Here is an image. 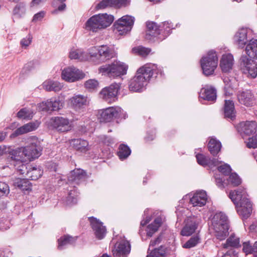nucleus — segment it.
<instances>
[{"label": "nucleus", "mask_w": 257, "mask_h": 257, "mask_svg": "<svg viewBox=\"0 0 257 257\" xmlns=\"http://www.w3.org/2000/svg\"><path fill=\"white\" fill-rule=\"evenodd\" d=\"M163 75L161 68L153 63H147L137 71L136 75L130 81L129 89L134 92H141L150 79L158 74Z\"/></svg>", "instance_id": "f257e3e1"}, {"label": "nucleus", "mask_w": 257, "mask_h": 257, "mask_svg": "<svg viewBox=\"0 0 257 257\" xmlns=\"http://www.w3.org/2000/svg\"><path fill=\"white\" fill-rule=\"evenodd\" d=\"M247 197L243 188L231 191L229 194V197L235 205L237 212L243 220L249 217L252 212V204Z\"/></svg>", "instance_id": "f03ea898"}, {"label": "nucleus", "mask_w": 257, "mask_h": 257, "mask_svg": "<svg viewBox=\"0 0 257 257\" xmlns=\"http://www.w3.org/2000/svg\"><path fill=\"white\" fill-rule=\"evenodd\" d=\"M14 151L13 156L19 159L24 158L28 161H33L39 158L42 153V147L40 142L36 138L31 139L29 144L22 148H19Z\"/></svg>", "instance_id": "7ed1b4c3"}, {"label": "nucleus", "mask_w": 257, "mask_h": 257, "mask_svg": "<svg viewBox=\"0 0 257 257\" xmlns=\"http://www.w3.org/2000/svg\"><path fill=\"white\" fill-rule=\"evenodd\" d=\"M89 54L91 60L95 64L105 62L117 56L114 48L108 45L91 47L89 50Z\"/></svg>", "instance_id": "20e7f679"}, {"label": "nucleus", "mask_w": 257, "mask_h": 257, "mask_svg": "<svg viewBox=\"0 0 257 257\" xmlns=\"http://www.w3.org/2000/svg\"><path fill=\"white\" fill-rule=\"evenodd\" d=\"M114 21L112 15L99 14L90 17L85 23V30L97 32L109 26Z\"/></svg>", "instance_id": "39448f33"}, {"label": "nucleus", "mask_w": 257, "mask_h": 257, "mask_svg": "<svg viewBox=\"0 0 257 257\" xmlns=\"http://www.w3.org/2000/svg\"><path fill=\"white\" fill-rule=\"evenodd\" d=\"M211 225L217 239L224 240L228 235V221L227 217L224 213H216L211 219Z\"/></svg>", "instance_id": "423d86ee"}, {"label": "nucleus", "mask_w": 257, "mask_h": 257, "mask_svg": "<svg viewBox=\"0 0 257 257\" xmlns=\"http://www.w3.org/2000/svg\"><path fill=\"white\" fill-rule=\"evenodd\" d=\"M127 69L128 66L125 63L116 61L101 66L98 68V72L110 78H115L126 74Z\"/></svg>", "instance_id": "0eeeda50"}, {"label": "nucleus", "mask_w": 257, "mask_h": 257, "mask_svg": "<svg viewBox=\"0 0 257 257\" xmlns=\"http://www.w3.org/2000/svg\"><path fill=\"white\" fill-rule=\"evenodd\" d=\"M203 74L206 76L212 75L218 65V57L216 52L209 51L206 56L200 60Z\"/></svg>", "instance_id": "6e6552de"}, {"label": "nucleus", "mask_w": 257, "mask_h": 257, "mask_svg": "<svg viewBox=\"0 0 257 257\" xmlns=\"http://www.w3.org/2000/svg\"><path fill=\"white\" fill-rule=\"evenodd\" d=\"M131 246L124 236H119L112 249L114 257H127L130 253Z\"/></svg>", "instance_id": "1a4fd4ad"}, {"label": "nucleus", "mask_w": 257, "mask_h": 257, "mask_svg": "<svg viewBox=\"0 0 257 257\" xmlns=\"http://www.w3.org/2000/svg\"><path fill=\"white\" fill-rule=\"evenodd\" d=\"M73 121V119H69L64 116H58L51 118V124L52 127L56 131L60 133H65L72 130Z\"/></svg>", "instance_id": "9d476101"}, {"label": "nucleus", "mask_w": 257, "mask_h": 257, "mask_svg": "<svg viewBox=\"0 0 257 257\" xmlns=\"http://www.w3.org/2000/svg\"><path fill=\"white\" fill-rule=\"evenodd\" d=\"M85 74L81 71L74 66L64 68L61 73V77L64 80L68 82H74L82 79Z\"/></svg>", "instance_id": "9b49d317"}, {"label": "nucleus", "mask_w": 257, "mask_h": 257, "mask_svg": "<svg viewBox=\"0 0 257 257\" xmlns=\"http://www.w3.org/2000/svg\"><path fill=\"white\" fill-rule=\"evenodd\" d=\"M146 26V39L152 41H161L164 39V36L161 35V31L163 29H160L157 23L154 22H147Z\"/></svg>", "instance_id": "f8f14e48"}, {"label": "nucleus", "mask_w": 257, "mask_h": 257, "mask_svg": "<svg viewBox=\"0 0 257 257\" xmlns=\"http://www.w3.org/2000/svg\"><path fill=\"white\" fill-rule=\"evenodd\" d=\"M240 60L243 65V73L248 78H255L257 76V62L246 56H242Z\"/></svg>", "instance_id": "ddd939ff"}, {"label": "nucleus", "mask_w": 257, "mask_h": 257, "mask_svg": "<svg viewBox=\"0 0 257 257\" xmlns=\"http://www.w3.org/2000/svg\"><path fill=\"white\" fill-rule=\"evenodd\" d=\"M201 222L200 218L193 216L187 217L184 221L181 234L183 236H190L195 232Z\"/></svg>", "instance_id": "4468645a"}, {"label": "nucleus", "mask_w": 257, "mask_h": 257, "mask_svg": "<svg viewBox=\"0 0 257 257\" xmlns=\"http://www.w3.org/2000/svg\"><path fill=\"white\" fill-rule=\"evenodd\" d=\"M119 89V84L112 83L101 90L99 93L100 97L106 101L111 102L116 99Z\"/></svg>", "instance_id": "2eb2a0df"}, {"label": "nucleus", "mask_w": 257, "mask_h": 257, "mask_svg": "<svg viewBox=\"0 0 257 257\" xmlns=\"http://www.w3.org/2000/svg\"><path fill=\"white\" fill-rule=\"evenodd\" d=\"M88 220L96 238L103 239L106 234V228L103 223L94 217H89Z\"/></svg>", "instance_id": "dca6fc26"}, {"label": "nucleus", "mask_w": 257, "mask_h": 257, "mask_svg": "<svg viewBox=\"0 0 257 257\" xmlns=\"http://www.w3.org/2000/svg\"><path fill=\"white\" fill-rule=\"evenodd\" d=\"M63 102L59 98H52L39 104L40 109L47 112L58 111L62 108Z\"/></svg>", "instance_id": "f3484780"}, {"label": "nucleus", "mask_w": 257, "mask_h": 257, "mask_svg": "<svg viewBox=\"0 0 257 257\" xmlns=\"http://www.w3.org/2000/svg\"><path fill=\"white\" fill-rule=\"evenodd\" d=\"M13 154L14 153L13 150L10 152L9 157L8 158L9 161L10 162L11 164L14 166L18 173L22 175L24 174H26L27 171H28L29 168H27L24 163L28 161L22 157V159L14 157Z\"/></svg>", "instance_id": "a211bd4d"}, {"label": "nucleus", "mask_w": 257, "mask_h": 257, "mask_svg": "<svg viewBox=\"0 0 257 257\" xmlns=\"http://www.w3.org/2000/svg\"><path fill=\"white\" fill-rule=\"evenodd\" d=\"M86 178V172L80 169H74L70 173L68 179L69 183L71 185L79 184L81 182L84 181Z\"/></svg>", "instance_id": "6ab92c4d"}, {"label": "nucleus", "mask_w": 257, "mask_h": 257, "mask_svg": "<svg viewBox=\"0 0 257 257\" xmlns=\"http://www.w3.org/2000/svg\"><path fill=\"white\" fill-rule=\"evenodd\" d=\"M216 90L212 86L205 85L202 88L199 92V99L203 100L214 101L216 99Z\"/></svg>", "instance_id": "aec40b11"}, {"label": "nucleus", "mask_w": 257, "mask_h": 257, "mask_svg": "<svg viewBox=\"0 0 257 257\" xmlns=\"http://www.w3.org/2000/svg\"><path fill=\"white\" fill-rule=\"evenodd\" d=\"M69 102L72 107L75 110L84 108L89 104L87 97L83 95H74L69 99Z\"/></svg>", "instance_id": "412c9836"}, {"label": "nucleus", "mask_w": 257, "mask_h": 257, "mask_svg": "<svg viewBox=\"0 0 257 257\" xmlns=\"http://www.w3.org/2000/svg\"><path fill=\"white\" fill-rule=\"evenodd\" d=\"M207 200V196L206 192L201 190L194 194L190 199V203L193 207H202L206 204Z\"/></svg>", "instance_id": "4be33fe9"}, {"label": "nucleus", "mask_w": 257, "mask_h": 257, "mask_svg": "<svg viewBox=\"0 0 257 257\" xmlns=\"http://www.w3.org/2000/svg\"><path fill=\"white\" fill-rule=\"evenodd\" d=\"M39 125V122H31L17 128L13 134H11V138H15L36 130Z\"/></svg>", "instance_id": "5701e85b"}, {"label": "nucleus", "mask_w": 257, "mask_h": 257, "mask_svg": "<svg viewBox=\"0 0 257 257\" xmlns=\"http://www.w3.org/2000/svg\"><path fill=\"white\" fill-rule=\"evenodd\" d=\"M237 96L238 101L246 106H251L254 103L253 96L249 90L239 91Z\"/></svg>", "instance_id": "b1692460"}, {"label": "nucleus", "mask_w": 257, "mask_h": 257, "mask_svg": "<svg viewBox=\"0 0 257 257\" xmlns=\"http://www.w3.org/2000/svg\"><path fill=\"white\" fill-rule=\"evenodd\" d=\"M196 158L197 163L204 167L206 166H208L209 167L218 166L221 163V161H219L216 159H211L208 157H206L202 154H197L196 155Z\"/></svg>", "instance_id": "393cba45"}, {"label": "nucleus", "mask_w": 257, "mask_h": 257, "mask_svg": "<svg viewBox=\"0 0 257 257\" xmlns=\"http://www.w3.org/2000/svg\"><path fill=\"white\" fill-rule=\"evenodd\" d=\"M234 64V59L231 54H225L222 55L220 61V66L224 72H229Z\"/></svg>", "instance_id": "a878e982"}, {"label": "nucleus", "mask_w": 257, "mask_h": 257, "mask_svg": "<svg viewBox=\"0 0 257 257\" xmlns=\"http://www.w3.org/2000/svg\"><path fill=\"white\" fill-rule=\"evenodd\" d=\"M13 184L15 187L23 191L32 189V184L28 179L15 178L13 180Z\"/></svg>", "instance_id": "bb28decb"}, {"label": "nucleus", "mask_w": 257, "mask_h": 257, "mask_svg": "<svg viewBox=\"0 0 257 257\" xmlns=\"http://www.w3.org/2000/svg\"><path fill=\"white\" fill-rule=\"evenodd\" d=\"M249 30L247 28H242L236 33L234 39L238 47L243 48L247 42V34Z\"/></svg>", "instance_id": "cd10ccee"}, {"label": "nucleus", "mask_w": 257, "mask_h": 257, "mask_svg": "<svg viewBox=\"0 0 257 257\" xmlns=\"http://www.w3.org/2000/svg\"><path fill=\"white\" fill-rule=\"evenodd\" d=\"M239 125L241 131L247 135H250L256 132L257 124L254 121L242 122Z\"/></svg>", "instance_id": "c85d7f7f"}, {"label": "nucleus", "mask_w": 257, "mask_h": 257, "mask_svg": "<svg viewBox=\"0 0 257 257\" xmlns=\"http://www.w3.org/2000/svg\"><path fill=\"white\" fill-rule=\"evenodd\" d=\"M43 87L48 91L58 92L62 89L63 85L59 82L48 80L43 82Z\"/></svg>", "instance_id": "c756f323"}, {"label": "nucleus", "mask_w": 257, "mask_h": 257, "mask_svg": "<svg viewBox=\"0 0 257 257\" xmlns=\"http://www.w3.org/2000/svg\"><path fill=\"white\" fill-rule=\"evenodd\" d=\"M224 113L225 117L233 119L235 116L234 104L232 100H225Z\"/></svg>", "instance_id": "7c9ffc66"}, {"label": "nucleus", "mask_w": 257, "mask_h": 257, "mask_svg": "<svg viewBox=\"0 0 257 257\" xmlns=\"http://www.w3.org/2000/svg\"><path fill=\"white\" fill-rule=\"evenodd\" d=\"M208 147L210 153L214 156L217 155L220 151L221 144L220 141L217 140L215 138L212 137L210 138L208 144Z\"/></svg>", "instance_id": "2f4dec72"}, {"label": "nucleus", "mask_w": 257, "mask_h": 257, "mask_svg": "<svg viewBox=\"0 0 257 257\" xmlns=\"http://www.w3.org/2000/svg\"><path fill=\"white\" fill-rule=\"evenodd\" d=\"M245 51L249 57L257 59V39L250 40L246 46Z\"/></svg>", "instance_id": "473e14b6"}, {"label": "nucleus", "mask_w": 257, "mask_h": 257, "mask_svg": "<svg viewBox=\"0 0 257 257\" xmlns=\"http://www.w3.org/2000/svg\"><path fill=\"white\" fill-rule=\"evenodd\" d=\"M111 119L113 118L125 119L127 117V114L119 106H112L108 107Z\"/></svg>", "instance_id": "72a5a7b5"}, {"label": "nucleus", "mask_w": 257, "mask_h": 257, "mask_svg": "<svg viewBox=\"0 0 257 257\" xmlns=\"http://www.w3.org/2000/svg\"><path fill=\"white\" fill-rule=\"evenodd\" d=\"M73 147L77 150L81 152H85L89 150V144L87 141L81 139H74L71 142Z\"/></svg>", "instance_id": "f704fd0d"}, {"label": "nucleus", "mask_w": 257, "mask_h": 257, "mask_svg": "<svg viewBox=\"0 0 257 257\" xmlns=\"http://www.w3.org/2000/svg\"><path fill=\"white\" fill-rule=\"evenodd\" d=\"M69 57L71 59H78L80 61H85L88 59L87 54L82 49L74 48L70 51Z\"/></svg>", "instance_id": "c9c22d12"}, {"label": "nucleus", "mask_w": 257, "mask_h": 257, "mask_svg": "<svg viewBox=\"0 0 257 257\" xmlns=\"http://www.w3.org/2000/svg\"><path fill=\"white\" fill-rule=\"evenodd\" d=\"M70 186L68 189L69 193L66 199V203L68 205H71L77 203L79 193L77 192L74 185Z\"/></svg>", "instance_id": "e433bc0d"}, {"label": "nucleus", "mask_w": 257, "mask_h": 257, "mask_svg": "<svg viewBox=\"0 0 257 257\" xmlns=\"http://www.w3.org/2000/svg\"><path fill=\"white\" fill-rule=\"evenodd\" d=\"M43 171L40 168L30 166L27 171L26 176L30 179L36 180L39 179L43 174Z\"/></svg>", "instance_id": "4c0bfd02"}, {"label": "nucleus", "mask_w": 257, "mask_h": 257, "mask_svg": "<svg viewBox=\"0 0 257 257\" xmlns=\"http://www.w3.org/2000/svg\"><path fill=\"white\" fill-rule=\"evenodd\" d=\"M162 223V218L157 217L153 223L149 224L147 227V235L151 237L153 234L156 232Z\"/></svg>", "instance_id": "58836bf2"}, {"label": "nucleus", "mask_w": 257, "mask_h": 257, "mask_svg": "<svg viewBox=\"0 0 257 257\" xmlns=\"http://www.w3.org/2000/svg\"><path fill=\"white\" fill-rule=\"evenodd\" d=\"M76 239V238L68 235L62 236L58 240V248L60 250L63 249L67 245L74 243Z\"/></svg>", "instance_id": "ea45409f"}, {"label": "nucleus", "mask_w": 257, "mask_h": 257, "mask_svg": "<svg viewBox=\"0 0 257 257\" xmlns=\"http://www.w3.org/2000/svg\"><path fill=\"white\" fill-rule=\"evenodd\" d=\"M223 247L227 248L228 247H240L239 238L236 236L234 234H232L226 240V242L222 244Z\"/></svg>", "instance_id": "a19ab883"}, {"label": "nucleus", "mask_w": 257, "mask_h": 257, "mask_svg": "<svg viewBox=\"0 0 257 257\" xmlns=\"http://www.w3.org/2000/svg\"><path fill=\"white\" fill-rule=\"evenodd\" d=\"M124 19H119L116 22H115L114 24V27L116 31L118 32L119 35H124L130 32L132 29L131 27H127L122 26L123 22L122 20H125Z\"/></svg>", "instance_id": "79ce46f5"}, {"label": "nucleus", "mask_w": 257, "mask_h": 257, "mask_svg": "<svg viewBox=\"0 0 257 257\" xmlns=\"http://www.w3.org/2000/svg\"><path fill=\"white\" fill-rule=\"evenodd\" d=\"M131 150L128 146L124 144H121L118 148L117 155L121 160H123L131 155Z\"/></svg>", "instance_id": "37998d69"}, {"label": "nucleus", "mask_w": 257, "mask_h": 257, "mask_svg": "<svg viewBox=\"0 0 257 257\" xmlns=\"http://www.w3.org/2000/svg\"><path fill=\"white\" fill-rule=\"evenodd\" d=\"M26 5L24 3L17 4L13 10V15L18 18L24 16L26 13Z\"/></svg>", "instance_id": "c03bdc74"}, {"label": "nucleus", "mask_w": 257, "mask_h": 257, "mask_svg": "<svg viewBox=\"0 0 257 257\" xmlns=\"http://www.w3.org/2000/svg\"><path fill=\"white\" fill-rule=\"evenodd\" d=\"M160 29H163L161 31V35L164 36V39L171 33V30L173 29V25L171 23L169 22H164L161 25L159 26Z\"/></svg>", "instance_id": "a18cd8bd"}, {"label": "nucleus", "mask_w": 257, "mask_h": 257, "mask_svg": "<svg viewBox=\"0 0 257 257\" xmlns=\"http://www.w3.org/2000/svg\"><path fill=\"white\" fill-rule=\"evenodd\" d=\"M200 240L199 236L197 235L191 237L186 243L183 245L185 248H190L195 246Z\"/></svg>", "instance_id": "49530a36"}, {"label": "nucleus", "mask_w": 257, "mask_h": 257, "mask_svg": "<svg viewBox=\"0 0 257 257\" xmlns=\"http://www.w3.org/2000/svg\"><path fill=\"white\" fill-rule=\"evenodd\" d=\"M132 52L133 53L138 54L142 57H146L151 52V49L142 46H138L132 49Z\"/></svg>", "instance_id": "de8ad7c7"}, {"label": "nucleus", "mask_w": 257, "mask_h": 257, "mask_svg": "<svg viewBox=\"0 0 257 257\" xmlns=\"http://www.w3.org/2000/svg\"><path fill=\"white\" fill-rule=\"evenodd\" d=\"M17 116L22 119H30L33 116L31 111L26 108L21 109L18 113Z\"/></svg>", "instance_id": "09e8293b"}, {"label": "nucleus", "mask_w": 257, "mask_h": 257, "mask_svg": "<svg viewBox=\"0 0 257 257\" xmlns=\"http://www.w3.org/2000/svg\"><path fill=\"white\" fill-rule=\"evenodd\" d=\"M228 182L232 186H237L241 184V180L237 174L234 173L230 175Z\"/></svg>", "instance_id": "8fccbe9b"}, {"label": "nucleus", "mask_w": 257, "mask_h": 257, "mask_svg": "<svg viewBox=\"0 0 257 257\" xmlns=\"http://www.w3.org/2000/svg\"><path fill=\"white\" fill-rule=\"evenodd\" d=\"M165 251L162 246L159 248L154 249L149 254L147 255V257H164Z\"/></svg>", "instance_id": "3c124183"}, {"label": "nucleus", "mask_w": 257, "mask_h": 257, "mask_svg": "<svg viewBox=\"0 0 257 257\" xmlns=\"http://www.w3.org/2000/svg\"><path fill=\"white\" fill-rule=\"evenodd\" d=\"M108 108L101 110L100 111V121L101 122H109L111 120Z\"/></svg>", "instance_id": "603ef678"}, {"label": "nucleus", "mask_w": 257, "mask_h": 257, "mask_svg": "<svg viewBox=\"0 0 257 257\" xmlns=\"http://www.w3.org/2000/svg\"><path fill=\"white\" fill-rule=\"evenodd\" d=\"M33 37L31 34H28L25 38H23L20 41L21 47L23 49H26L31 44Z\"/></svg>", "instance_id": "864d4df0"}, {"label": "nucleus", "mask_w": 257, "mask_h": 257, "mask_svg": "<svg viewBox=\"0 0 257 257\" xmlns=\"http://www.w3.org/2000/svg\"><path fill=\"white\" fill-rule=\"evenodd\" d=\"M98 82L95 79H89L85 83V87L90 90H93L98 87Z\"/></svg>", "instance_id": "5fc2aeb1"}, {"label": "nucleus", "mask_w": 257, "mask_h": 257, "mask_svg": "<svg viewBox=\"0 0 257 257\" xmlns=\"http://www.w3.org/2000/svg\"><path fill=\"white\" fill-rule=\"evenodd\" d=\"M120 19H125V20H122L123 22L121 23L123 24L122 26H124L125 27L129 26L131 27V29H132L135 22L134 17L131 16L126 15L122 17Z\"/></svg>", "instance_id": "6e6d98bb"}, {"label": "nucleus", "mask_w": 257, "mask_h": 257, "mask_svg": "<svg viewBox=\"0 0 257 257\" xmlns=\"http://www.w3.org/2000/svg\"><path fill=\"white\" fill-rule=\"evenodd\" d=\"M113 1V0H102L97 5V8L102 9L107 7H114Z\"/></svg>", "instance_id": "4d7b16f0"}, {"label": "nucleus", "mask_w": 257, "mask_h": 257, "mask_svg": "<svg viewBox=\"0 0 257 257\" xmlns=\"http://www.w3.org/2000/svg\"><path fill=\"white\" fill-rule=\"evenodd\" d=\"M218 170L224 175H229L231 171L230 166L227 164H223L217 167Z\"/></svg>", "instance_id": "13d9d810"}, {"label": "nucleus", "mask_w": 257, "mask_h": 257, "mask_svg": "<svg viewBox=\"0 0 257 257\" xmlns=\"http://www.w3.org/2000/svg\"><path fill=\"white\" fill-rule=\"evenodd\" d=\"M10 192L9 185L4 182L0 181V196L8 195Z\"/></svg>", "instance_id": "bf43d9fd"}, {"label": "nucleus", "mask_w": 257, "mask_h": 257, "mask_svg": "<svg viewBox=\"0 0 257 257\" xmlns=\"http://www.w3.org/2000/svg\"><path fill=\"white\" fill-rule=\"evenodd\" d=\"M246 146L248 148L255 149L257 148V135L248 139Z\"/></svg>", "instance_id": "052dcab7"}, {"label": "nucleus", "mask_w": 257, "mask_h": 257, "mask_svg": "<svg viewBox=\"0 0 257 257\" xmlns=\"http://www.w3.org/2000/svg\"><path fill=\"white\" fill-rule=\"evenodd\" d=\"M254 245L252 246L250 245L249 242H244L243 243V251L246 253H253Z\"/></svg>", "instance_id": "680f3d73"}, {"label": "nucleus", "mask_w": 257, "mask_h": 257, "mask_svg": "<svg viewBox=\"0 0 257 257\" xmlns=\"http://www.w3.org/2000/svg\"><path fill=\"white\" fill-rule=\"evenodd\" d=\"M45 15V13L44 11H41L39 13L36 14L33 18V22H37L41 21Z\"/></svg>", "instance_id": "e2e57ef3"}, {"label": "nucleus", "mask_w": 257, "mask_h": 257, "mask_svg": "<svg viewBox=\"0 0 257 257\" xmlns=\"http://www.w3.org/2000/svg\"><path fill=\"white\" fill-rule=\"evenodd\" d=\"M237 252L233 249H229L222 257H236Z\"/></svg>", "instance_id": "0e129e2a"}, {"label": "nucleus", "mask_w": 257, "mask_h": 257, "mask_svg": "<svg viewBox=\"0 0 257 257\" xmlns=\"http://www.w3.org/2000/svg\"><path fill=\"white\" fill-rule=\"evenodd\" d=\"M224 180L221 178L220 177H215V181L216 185L218 187L223 188L224 187Z\"/></svg>", "instance_id": "69168bd1"}, {"label": "nucleus", "mask_w": 257, "mask_h": 257, "mask_svg": "<svg viewBox=\"0 0 257 257\" xmlns=\"http://www.w3.org/2000/svg\"><path fill=\"white\" fill-rule=\"evenodd\" d=\"M127 0H113V2L114 7H119L123 5H125Z\"/></svg>", "instance_id": "338daca9"}, {"label": "nucleus", "mask_w": 257, "mask_h": 257, "mask_svg": "<svg viewBox=\"0 0 257 257\" xmlns=\"http://www.w3.org/2000/svg\"><path fill=\"white\" fill-rule=\"evenodd\" d=\"M161 242V238L158 237L156 238L154 240L151 241L150 244V246L148 249V251L150 250L151 247L155 246L156 244H159Z\"/></svg>", "instance_id": "774afa93"}]
</instances>
